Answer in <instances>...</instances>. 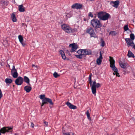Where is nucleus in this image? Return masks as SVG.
I'll use <instances>...</instances> for the list:
<instances>
[{"label": "nucleus", "instance_id": "6ab92c4d", "mask_svg": "<svg viewBox=\"0 0 135 135\" xmlns=\"http://www.w3.org/2000/svg\"><path fill=\"white\" fill-rule=\"evenodd\" d=\"M119 64L121 68L126 70L127 69V64L121 61L119 62Z\"/></svg>", "mask_w": 135, "mask_h": 135}, {"label": "nucleus", "instance_id": "58836bf2", "mask_svg": "<svg viewBox=\"0 0 135 135\" xmlns=\"http://www.w3.org/2000/svg\"><path fill=\"white\" fill-rule=\"evenodd\" d=\"M101 46L102 47L104 46L105 45V42L104 41L103 39H101Z\"/></svg>", "mask_w": 135, "mask_h": 135}, {"label": "nucleus", "instance_id": "b1692460", "mask_svg": "<svg viewBox=\"0 0 135 135\" xmlns=\"http://www.w3.org/2000/svg\"><path fill=\"white\" fill-rule=\"evenodd\" d=\"M18 10L21 12H24L25 10V8L24 7L23 5H21L18 6Z\"/></svg>", "mask_w": 135, "mask_h": 135}, {"label": "nucleus", "instance_id": "79ce46f5", "mask_svg": "<svg viewBox=\"0 0 135 135\" xmlns=\"http://www.w3.org/2000/svg\"><path fill=\"white\" fill-rule=\"evenodd\" d=\"M32 67H33H33H35L36 68V69H38V66L37 65L35 66L34 65L32 64Z\"/></svg>", "mask_w": 135, "mask_h": 135}, {"label": "nucleus", "instance_id": "4be33fe9", "mask_svg": "<svg viewBox=\"0 0 135 135\" xmlns=\"http://www.w3.org/2000/svg\"><path fill=\"white\" fill-rule=\"evenodd\" d=\"M32 89V88L30 86L27 85L24 87V89L26 92L29 93L30 92Z\"/></svg>", "mask_w": 135, "mask_h": 135}, {"label": "nucleus", "instance_id": "de8ad7c7", "mask_svg": "<svg viewBox=\"0 0 135 135\" xmlns=\"http://www.w3.org/2000/svg\"><path fill=\"white\" fill-rule=\"evenodd\" d=\"M22 25H23V26H24V25H26V24H25L24 23H23L22 24Z\"/></svg>", "mask_w": 135, "mask_h": 135}, {"label": "nucleus", "instance_id": "6e6552de", "mask_svg": "<svg viewBox=\"0 0 135 135\" xmlns=\"http://www.w3.org/2000/svg\"><path fill=\"white\" fill-rule=\"evenodd\" d=\"M23 81V78L21 76H19L16 80L15 82L16 85H20L22 84Z\"/></svg>", "mask_w": 135, "mask_h": 135}, {"label": "nucleus", "instance_id": "49530a36", "mask_svg": "<svg viewBox=\"0 0 135 135\" xmlns=\"http://www.w3.org/2000/svg\"><path fill=\"white\" fill-rule=\"evenodd\" d=\"M133 47L134 49L135 50V45H134L133 46Z\"/></svg>", "mask_w": 135, "mask_h": 135}, {"label": "nucleus", "instance_id": "423d86ee", "mask_svg": "<svg viewBox=\"0 0 135 135\" xmlns=\"http://www.w3.org/2000/svg\"><path fill=\"white\" fill-rule=\"evenodd\" d=\"M42 103L41 106H43L45 104L49 103L51 105H53V103L52 100L48 98H45L43 100H42Z\"/></svg>", "mask_w": 135, "mask_h": 135}, {"label": "nucleus", "instance_id": "20e7f679", "mask_svg": "<svg viewBox=\"0 0 135 135\" xmlns=\"http://www.w3.org/2000/svg\"><path fill=\"white\" fill-rule=\"evenodd\" d=\"M12 128L9 127H4L1 128L0 129V132L1 133L4 134L6 132H12Z\"/></svg>", "mask_w": 135, "mask_h": 135}, {"label": "nucleus", "instance_id": "cd10ccee", "mask_svg": "<svg viewBox=\"0 0 135 135\" xmlns=\"http://www.w3.org/2000/svg\"><path fill=\"white\" fill-rule=\"evenodd\" d=\"M112 70L114 71V72L115 73V74L117 76H118V77H120V75H119V73H118V70L117 68H115V69H113Z\"/></svg>", "mask_w": 135, "mask_h": 135}, {"label": "nucleus", "instance_id": "a878e982", "mask_svg": "<svg viewBox=\"0 0 135 135\" xmlns=\"http://www.w3.org/2000/svg\"><path fill=\"white\" fill-rule=\"evenodd\" d=\"M11 18L13 22H16L17 20L16 18L15 15L14 13H12L11 16Z\"/></svg>", "mask_w": 135, "mask_h": 135}, {"label": "nucleus", "instance_id": "a19ab883", "mask_svg": "<svg viewBox=\"0 0 135 135\" xmlns=\"http://www.w3.org/2000/svg\"><path fill=\"white\" fill-rule=\"evenodd\" d=\"M44 126H46V127L48 126V123L46 121H44Z\"/></svg>", "mask_w": 135, "mask_h": 135}, {"label": "nucleus", "instance_id": "37998d69", "mask_svg": "<svg viewBox=\"0 0 135 135\" xmlns=\"http://www.w3.org/2000/svg\"><path fill=\"white\" fill-rule=\"evenodd\" d=\"M88 16H89L90 17H93V15L92 14V13L91 12H90L89 13V14Z\"/></svg>", "mask_w": 135, "mask_h": 135}, {"label": "nucleus", "instance_id": "f257e3e1", "mask_svg": "<svg viewBox=\"0 0 135 135\" xmlns=\"http://www.w3.org/2000/svg\"><path fill=\"white\" fill-rule=\"evenodd\" d=\"M89 83L91 86V89L92 93L95 96L96 93V88H98L101 86V84L99 83H97L96 81H93L92 83L91 76L90 75L89 76Z\"/></svg>", "mask_w": 135, "mask_h": 135}, {"label": "nucleus", "instance_id": "c756f323", "mask_svg": "<svg viewBox=\"0 0 135 135\" xmlns=\"http://www.w3.org/2000/svg\"><path fill=\"white\" fill-rule=\"evenodd\" d=\"M86 114L87 116L88 119L90 120H91V118L90 117V115L89 110H88L87 111L86 113Z\"/></svg>", "mask_w": 135, "mask_h": 135}, {"label": "nucleus", "instance_id": "4468645a", "mask_svg": "<svg viewBox=\"0 0 135 135\" xmlns=\"http://www.w3.org/2000/svg\"><path fill=\"white\" fill-rule=\"evenodd\" d=\"M92 54L91 51L88 49H83V55H91Z\"/></svg>", "mask_w": 135, "mask_h": 135}, {"label": "nucleus", "instance_id": "e433bc0d", "mask_svg": "<svg viewBox=\"0 0 135 135\" xmlns=\"http://www.w3.org/2000/svg\"><path fill=\"white\" fill-rule=\"evenodd\" d=\"M124 30L125 31H127L129 30V29L128 28V25H126L124 26Z\"/></svg>", "mask_w": 135, "mask_h": 135}, {"label": "nucleus", "instance_id": "393cba45", "mask_svg": "<svg viewBox=\"0 0 135 135\" xmlns=\"http://www.w3.org/2000/svg\"><path fill=\"white\" fill-rule=\"evenodd\" d=\"M24 79L25 83H27L29 85L31 86V84L30 83V79L28 78L25 76L24 77Z\"/></svg>", "mask_w": 135, "mask_h": 135}, {"label": "nucleus", "instance_id": "2eb2a0df", "mask_svg": "<svg viewBox=\"0 0 135 135\" xmlns=\"http://www.w3.org/2000/svg\"><path fill=\"white\" fill-rule=\"evenodd\" d=\"M59 52L60 54L61 55L63 59L66 60H69V59L68 58H67L66 57L64 52L63 51L61 50L59 51Z\"/></svg>", "mask_w": 135, "mask_h": 135}, {"label": "nucleus", "instance_id": "2f4dec72", "mask_svg": "<svg viewBox=\"0 0 135 135\" xmlns=\"http://www.w3.org/2000/svg\"><path fill=\"white\" fill-rule=\"evenodd\" d=\"M72 16V14L70 13H67L66 15V19H68V18H69L71 17Z\"/></svg>", "mask_w": 135, "mask_h": 135}, {"label": "nucleus", "instance_id": "412c9836", "mask_svg": "<svg viewBox=\"0 0 135 135\" xmlns=\"http://www.w3.org/2000/svg\"><path fill=\"white\" fill-rule=\"evenodd\" d=\"M18 38L20 42L21 43L22 45L23 46H25L26 45V44L23 42V38L22 36L21 35H19L18 36Z\"/></svg>", "mask_w": 135, "mask_h": 135}, {"label": "nucleus", "instance_id": "f3484780", "mask_svg": "<svg viewBox=\"0 0 135 135\" xmlns=\"http://www.w3.org/2000/svg\"><path fill=\"white\" fill-rule=\"evenodd\" d=\"M119 3V2L118 0H117L115 1H112L110 2L111 4H113V5H112V6L116 8H117L118 7Z\"/></svg>", "mask_w": 135, "mask_h": 135}, {"label": "nucleus", "instance_id": "f704fd0d", "mask_svg": "<svg viewBox=\"0 0 135 135\" xmlns=\"http://www.w3.org/2000/svg\"><path fill=\"white\" fill-rule=\"evenodd\" d=\"M77 53L79 55H83V49H80L79 50L77 51Z\"/></svg>", "mask_w": 135, "mask_h": 135}, {"label": "nucleus", "instance_id": "0eeeda50", "mask_svg": "<svg viewBox=\"0 0 135 135\" xmlns=\"http://www.w3.org/2000/svg\"><path fill=\"white\" fill-rule=\"evenodd\" d=\"M11 75L13 78H17L18 76V74L14 66H13L12 69L11 70Z\"/></svg>", "mask_w": 135, "mask_h": 135}, {"label": "nucleus", "instance_id": "5701e85b", "mask_svg": "<svg viewBox=\"0 0 135 135\" xmlns=\"http://www.w3.org/2000/svg\"><path fill=\"white\" fill-rule=\"evenodd\" d=\"M105 12H98L97 14L98 18L101 20L104 14H105Z\"/></svg>", "mask_w": 135, "mask_h": 135}, {"label": "nucleus", "instance_id": "39448f33", "mask_svg": "<svg viewBox=\"0 0 135 135\" xmlns=\"http://www.w3.org/2000/svg\"><path fill=\"white\" fill-rule=\"evenodd\" d=\"M86 32L87 33H89L91 37H94V38L97 37L93 28L90 27L88 28L86 31Z\"/></svg>", "mask_w": 135, "mask_h": 135}, {"label": "nucleus", "instance_id": "3c124183", "mask_svg": "<svg viewBox=\"0 0 135 135\" xmlns=\"http://www.w3.org/2000/svg\"><path fill=\"white\" fill-rule=\"evenodd\" d=\"M107 135H113V134H110V135H109V134H107Z\"/></svg>", "mask_w": 135, "mask_h": 135}, {"label": "nucleus", "instance_id": "9b49d317", "mask_svg": "<svg viewBox=\"0 0 135 135\" xmlns=\"http://www.w3.org/2000/svg\"><path fill=\"white\" fill-rule=\"evenodd\" d=\"M109 61L110 62V67L112 69V70L116 68L115 66V61L113 59V58L109 56Z\"/></svg>", "mask_w": 135, "mask_h": 135}, {"label": "nucleus", "instance_id": "c03bdc74", "mask_svg": "<svg viewBox=\"0 0 135 135\" xmlns=\"http://www.w3.org/2000/svg\"><path fill=\"white\" fill-rule=\"evenodd\" d=\"M3 96V94L1 89H0V97H2Z\"/></svg>", "mask_w": 135, "mask_h": 135}, {"label": "nucleus", "instance_id": "a18cd8bd", "mask_svg": "<svg viewBox=\"0 0 135 135\" xmlns=\"http://www.w3.org/2000/svg\"><path fill=\"white\" fill-rule=\"evenodd\" d=\"M31 126L33 128H34V124H33V123H31Z\"/></svg>", "mask_w": 135, "mask_h": 135}, {"label": "nucleus", "instance_id": "473e14b6", "mask_svg": "<svg viewBox=\"0 0 135 135\" xmlns=\"http://www.w3.org/2000/svg\"><path fill=\"white\" fill-rule=\"evenodd\" d=\"M53 76L55 78H57L60 76V75L58 74L56 72H55L53 74Z\"/></svg>", "mask_w": 135, "mask_h": 135}, {"label": "nucleus", "instance_id": "a211bd4d", "mask_svg": "<svg viewBox=\"0 0 135 135\" xmlns=\"http://www.w3.org/2000/svg\"><path fill=\"white\" fill-rule=\"evenodd\" d=\"M125 40L127 44L129 46H132L134 44L132 40L129 38H126Z\"/></svg>", "mask_w": 135, "mask_h": 135}, {"label": "nucleus", "instance_id": "864d4df0", "mask_svg": "<svg viewBox=\"0 0 135 135\" xmlns=\"http://www.w3.org/2000/svg\"><path fill=\"white\" fill-rule=\"evenodd\" d=\"M73 135H74V133H73Z\"/></svg>", "mask_w": 135, "mask_h": 135}, {"label": "nucleus", "instance_id": "bb28decb", "mask_svg": "<svg viewBox=\"0 0 135 135\" xmlns=\"http://www.w3.org/2000/svg\"><path fill=\"white\" fill-rule=\"evenodd\" d=\"M127 56L129 57H132L134 58L135 57L134 54L130 50L128 51Z\"/></svg>", "mask_w": 135, "mask_h": 135}, {"label": "nucleus", "instance_id": "603ef678", "mask_svg": "<svg viewBox=\"0 0 135 135\" xmlns=\"http://www.w3.org/2000/svg\"><path fill=\"white\" fill-rule=\"evenodd\" d=\"M126 71H124V72H125Z\"/></svg>", "mask_w": 135, "mask_h": 135}, {"label": "nucleus", "instance_id": "09e8293b", "mask_svg": "<svg viewBox=\"0 0 135 135\" xmlns=\"http://www.w3.org/2000/svg\"><path fill=\"white\" fill-rule=\"evenodd\" d=\"M115 73V72H114V73H113V75H115V73Z\"/></svg>", "mask_w": 135, "mask_h": 135}, {"label": "nucleus", "instance_id": "ea45409f", "mask_svg": "<svg viewBox=\"0 0 135 135\" xmlns=\"http://www.w3.org/2000/svg\"><path fill=\"white\" fill-rule=\"evenodd\" d=\"M62 133L63 135H70L69 133H65L63 131H62Z\"/></svg>", "mask_w": 135, "mask_h": 135}, {"label": "nucleus", "instance_id": "aec40b11", "mask_svg": "<svg viewBox=\"0 0 135 135\" xmlns=\"http://www.w3.org/2000/svg\"><path fill=\"white\" fill-rule=\"evenodd\" d=\"M66 104L70 109H74L77 108L76 106L73 105L69 102H67Z\"/></svg>", "mask_w": 135, "mask_h": 135}, {"label": "nucleus", "instance_id": "c9c22d12", "mask_svg": "<svg viewBox=\"0 0 135 135\" xmlns=\"http://www.w3.org/2000/svg\"><path fill=\"white\" fill-rule=\"evenodd\" d=\"M130 38L131 40H134V36L133 34L131 33L130 35Z\"/></svg>", "mask_w": 135, "mask_h": 135}, {"label": "nucleus", "instance_id": "f03ea898", "mask_svg": "<svg viewBox=\"0 0 135 135\" xmlns=\"http://www.w3.org/2000/svg\"><path fill=\"white\" fill-rule=\"evenodd\" d=\"M62 29L66 33H71L76 32L77 29H72L69 25L66 24H63L61 26Z\"/></svg>", "mask_w": 135, "mask_h": 135}, {"label": "nucleus", "instance_id": "7ed1b4c3", "mask_svg": "<svg viewBox=\"0 0 135 135\" xmlns=\"http://www.w3.org/2000/svg\"><path fill=\"white\" fill-rule=\"evenodd\" d=\"M91 24L94 27L96 28H100L102 26V24L98 19H93L91 21Z\"/></svg>", "mask_w": 135, "mask_h": 135}, {"label": "nucleus", "instance_id": "8fccbe9b", "mask_svg": "<svg viewBox=\"0 0 135 135\" xmlns=\"http://www.w3.org/2000/svg\"><path fill=\"white\" fill-rule=\"evenodd\" d=\"M84 21H86V19H85V18L84 19Z\"/></svg>", "mask_w": 135, "mask_h": 135}, {"label": "nucleus", "instance_id": "f8f14e48", "mask_svg": "<svg viewBox=\"0 0 135 135\" xmlns=\"http://www.w3.org/2000/svg\"><path fill=\"white\" fill-rule=\"evenodd\" d=\"M69 47H71V50L70 51L71 52L75 51L78 48L77 45L75 43L70 44Z\"/></svg>", "mask_w": 135, "mask_h": 135}, {"label": "nucleus", "instance_id": "7c9ffc66", "mask_svg": "<svg viewBox=\"0 0 135 135\" xmlns=\"http://www.w3.org/2000/svg\"><path fill=\"white\" fill-rule=\"evenodd\" d=\"M109 35H112V36L115 35L117 34V33L115 31H110L109 33Z\"/></svg>", "mask_w": 135, "mask_h": 135}, {"label": "nucleus", "instance_id": "1a4fd4ad", "mask_svg": "<svg viewBox=\"0 0 135 135\" xmlns=\"http://www.w3.org/2000/svg\"><path fill=\"white\" fill-rule=\"evenodd\" d=\"M83 7L82 4L75 3L73 4L71 7L73 9H81Z\"/></svg>", "mask_w": 135, "mask_h": 135}, {"label": "nucleus", "instance_id": "9d476101", "mask_svg": "<svg viewBox=\"0 0 135 135\" xmlns=\"http://www.w3.org/2000/svg\"><path fill=\"white\" fill-rule=\"evenodd\" d=\"M9 3V1L7 0H1L0 1V5L2 7L5 8Z\"/></svg>", "mask_w": 135, "mask_h": 135}, {"label": "nucleus", "instance_id": "4c0bfd02", "mask_svg": "<svg viewBox=\"0 0 135 135\" xmlns=\"http://www.w3.org/2000/svg\"><path fill=\"white\" fill-rule=\"evenodd\" d=\"M45 98H46L45 97V95L44 94L40 95V98L41 99L43 100V99H44Z\"/></svg>", "mask_w": 135, "mask_h": 135}, {"label": "nucleus", "instance_id": "c85d7f7f", "mask_svg": "<svg viewBox=\"0 0 135 135\" xmlns=\"http://www.w3.org/2000/svg\"><path fill=\"white\" fill-rule=\"evenodd\" d=\"M5 81L7 84H10L12 82V80L9 78H6L5 79Z\"/></svg>", "mask_w": 135, "mask_h": 135}, {"label": "nucleus", "instance_id": "dca6fc26", "mask_svg": "<svg viewBox=\"0 0 135 135\" xmlns=\"http://www.w3.org/2000/svg\"><path fill=\"white\" fill-rule=\"evenodd\" d=\"M110 15L108 13H107L105 12V14H104L103 17L101 20H108L109 17H110Z\"/></svg>", "mask_w": 135, "mask_h": 135}, {"label": "nucleus", "instance_id": "72a5a7b5", "mask_svg": "<svg viewBox=\"0 0 135 135\" xmlns=\"http://www.w3.org/2000/svg\"><path fill=\"white\" fill-rule=\"evenodd\" d=\"M84 55H75L76 57L79 59H81L83 57V56Z\"/></svg>", "mask_w": 135, "mask_h": 135}, {"label": "nucleus", "instance_id": "ddd939ff", "mask_svg": "<svg viewBox=\"0 0 135 135\" xmlns=\"http://www.w3.org/2000/svg\"><path fill=\"white\" fill-rule=\"evenodd\" d=\"M103 53V51H100V56L99 57L97 60L96 62L97 64L100 65L101 64L103 59L102 54Z\"/></svg>", "mask_w": 135, "mask_h": 135}]
</instances>
